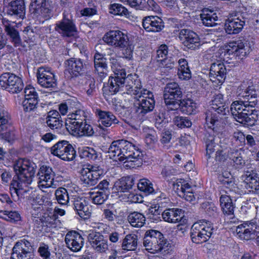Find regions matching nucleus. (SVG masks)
Listing matches in <instances>:
<instances>
[{
  "label": "nucleus",
  "mask_w": 259,
  "mask_h": 259,
  "mask_svg": "<svg viewBox=\"0 0 259 259\" xmlns=\"http://www.w3.org/2000/svg\"><path fill=\"white\" fill-rule=\"evenodd\" d=\"M17 180L13 179L10 187L11 195L14 198L22 197L28 190L24 187L30 184L34 176L37 166L35 163L26 159L17 160L13 165Z\"/></svg>",
  "instance_id": "f257e3e1"
},
{
  "label": "nucleus",
  "mask_w": 259,
  "mask_h": 259,
  "mask_svg": "<svg viewBox=\"0 0 259 259\" xmlns=\"http://www.w3.org/2000/svg\"><path fill=\"white\" fill-rule=\"evenodd\" d=\"M110 158L115 161L126 163L125 166L136 168L141 166L143 162V154L131 142L119 140L112 142L108 149Z\"/></svg>",
  "instance_id": "f03ea898"
},
{
  "label": "nucleus",
  "mask_w": 259,
  "mask_h": 259,
  "mask_svg": "<svg viewBox=\"0 0 259 259\" xmlns=\"http://www.w3.org/2000/svg\"><path fill=\"white\" fill-rule=\"evenodd\" d=\"M211 105V108L205 113V123L213 131L217 132L225 127V115L229 112V108L221 94L214 96Z\"/></svg>",
  "instance_id": "7ed1b4c3"
},
{
  "label": "nucleus",
  "mask_w": 259,
  "mask_h": 259,
  "mask_svg": "<svg viewBox=\"0 0 259 259\" xmlns=\"http://www.w3.org/2000/svg\"><path fill=\"white\" fill-rule=\"evenodd\" d=\"M255 105V101H236L231 104L230 110L237 121L247 126H252L257 119Z\"/></svg>",
  "instance_id": "20e7f679"
},
{
  "label": "nucleus",
  "mask_w": 259,
  "mask_h": 259,
  "mask_svg": "<svg viewBox=\"0 0 259 259\" xmlns=\"http://www.w3.org/2000/svg\"><path fill=\"white\" fill-rule=\"evenodd\" d=\"M143 246L151 253L161 252L167 253L171 249V244L158 231L150 230L146 232L143 239Z\"/></svg>",
  "instance_id": "39448f33"
},
{
  "label": "nucleus",
  "mask_w": 259,
  "mask_h": 259,
  "mask_svg": "<svg viewBox=\"0 0 259 259\" xmlns=\"http://www.w3.org/2000/svg\"><path fill=\"white\" fill-rule=\"evenodd\" d=\"M213 227L209 221H199L195 223L191 228V237L195 243H202L206 242L211 237Z\"/></svg>",
  "instance_id": "423d86ee"
},
{
  "label": "nucleus",
  "mask_w": 259,
  "mask_h": 259,
  "mask_svg": "<svg viewBox=\"0 0 259 259\" xmlns=\"http://www.w3.org/2000/svg\"><path fill=\"white\" fill-rule=\"evenodd\" d=\"M182 97V90L177 82H171L166 84L164 89L163 98L169 110L178 109Z\"/></svg>",
  "instance_id": "0eeeda50"
},
{
  "label": "nucleus",
  "mask_w": 259,
  "mask_h": 259,
  "mask_svg": "<svg viewBox=\"0 0 259 259\" xmlns=\"http://www.w3.org/2000/svg\"><path fill=\"white\" fill-rule=\"evenodd\" d=\"M0 86L13 94L19 93L24 88L22 79L9 72L4 73L0 76Z\"/></svg>",
  "instance_id": "6e6552de"
},
{
  "label": "nucleus",
  "mask_w": 259,
  "mask_h": 259,
  "mask_svg": "<svg viewBox=\"0 0 259 259\" xmlns=\"http://www.w3.org/2000/svg\"><path fill=\"white\" fill-rule=\"evenodd\" d=\"M51 152L64 161L73 160L76 156V151L72 145L65 140L59 141L52 146Z\"/></svg>",
  "instance_id": "1a4fd4ad"
},
{
  "label": "nucleus",
  "mask_w": 259,
  "mask_h": 259,
  "mask_svg": "<svg viewBox=\"0 0 259 259\" xmlns=\"http://www.w3.org/2000/svg\"><path fill=\"white\" fill-rule=\"evenodd\" d=\"M78 172L80 175V181L85 187L95 185L101 174L99 166L91 165H83Z\"/></svg>",
  "instance_id": "9d476101"
},
{
  "label": "nucleus",
  "mask_w": 259,
  "mask_h": 259,
  "mask_svg": "<svg viewBox=\"0 0 259 259\" xmlns=\"http://www.w3.org/2000/svg\"><path fill=\"white\" fill-rule=\"evenodd\" d=\"M103 40L108 45L119 48H124L128 45L127 35L119 30H112L107 32Z\"/></svg>",
  "instance_id": "9b49d317"
},
{
  "label": "nucleus",
  "mask_w": 259,
  "mask_h": 259,
  "mask_svg": "<svg viewBox=\"0 0 259 259\" xmlns=\"http://www.w3.org/2000/svg\"><path fill=\"white\" fill-rule=\"evenodd\" d=\"M92 247L97 252H105L108 248L107 240L100 233L94 230H89L85 232Z\"/></svg>",
  "instance_id": "f8f14e48"
},
{
  "label": "nucleus",
  "mask_w": 259,
  "mask_h": 259,
  "mask_svg": "<svg viewBox=\"0 0 259 259\" xmlns=\"http://www.w3.org/2000/svg\"><path fill=\"white\" fill-rule=\"evenodd\" d=\"M126 83L127 88H124L128 91L127 94L134 95L135 99L141 98L142 96L150 93V91L142 88L141 81L136 75L128 74Z\"/></svg>",
  "instance_id": "ddd939ff"
},
{
  "label": "nucleus",
  "mask_w": 259,
  "mask_h": 259,
  "mask_svg": "<svg viewBox=\"0 0 259 259\" xmlns=\"http://www.w3.org/2000/svg\"><path fill=\"white\" fill-rule=\"evenodd\" d=\"M39 84L46 88H55L57 86L55 75L49 68L39 67L37 73Z\"/></svg>",
  "instance_id": "4468645a"
},
{
  "label": "nucleus",
  "mask_w": 259,
  "mask_h": 259,
  "mask_svg": "<svg viewBox=\"0 0 259 259\" xmlns=\"http://www.w3.org/2000/svg\"><path fill=\"white\" fill-rule=\"evenodd\" d=\"M236 231L241 239L249 240L259 232V225L254 222H247L237 226Z\"/></svg>",
  "instance_id": "2eb2a0df"
},
{
  "label": "nucleus",
  "mask_w": 259,
  "mask_h": 259,
  "mask_svg": "<svg viewBox=\"0 0 259 259\" xmlns=\"http://www.w3.org/2000/svg\"><path fill=\"white\" fill-rule=\"evenodd\" d=\"M55 30L63 37L74 36L77 34V28L71 19L63 18L55 24Z\"/></svg>",
  "instance_id": "dca6fc26"
},
{
  "label": "nucleus",
  "mask_w": 259,
  "mask_h": 259,
  "mask_svg": "<svg viewBox=\"0 0 259 259\" xmlns=\"http://www.w3.org/2000/svg\"><path fill=\"white\" fill-rule=\"evenodd\" d=\"M38 176V185L40 189L55 187L54 184V173L52 168L42 166L37 174Z\"/></svg>",
  "instance_id": "f3484780"
},
{
  "label": "nucleus",
  "mask_w": 259,
  "mask_h": 259,
  "mask_svg": "<svg viewBox=\"0 0 259 259\" xmlns=\"http://www.w3.org/2000/svg\"><path fill=\"white\" fill-rule=\"evenodd\" d=\"M246 22V18L242 15H236L234 18L226 20L224 28L229 34L239 33L242 29Z\"/></svg>",
  "instance_id": "a211bd4d"
},
{
  "label": "nucleus",
  "mask_w": 259,
  "mask_h": 259,
  "mask_svg": "<svg viewBox=\"0 0 259 259\" xmlns=\"http://www.w3.org/2000/svg\"><path fill=\"white\" fill-rule=\"evenodd\" d=\"M137 102L135 103L137 106L136 112L141 115H144L153 110L155 106V101L152 93L150 92L149 94L145 95L141 98H136Z\"/></svg>",
  "instance_id": "6ab92c4d"
},
{
  "label": "nucleus",
  "mask_w": 259,
  "mask_h": 259,
  "mask_svg": "<svg viewBox=\"0 0 259 259\" xmlns=\"http://www.w3.org/2000/svg\"><path fill=\"white\" fill-rule=\"evenodd\" d=\"M179 38L183 44L189 49H195L199 46V38L194 31L183 29L179 33Z\"/></svg>",
  "instance_id": "aec40b11"
},
{
  "label": "nucleus",
  "mask_w": 259,
  "mask_h": 259,
  "mask_svg": "<svg viewBox=\"0 0 259 259\" xmlns=\"http://www.w3.org/2000/svg\"><path fill=\"white\" fill-rule=\"evenodd\" d=\"M226 69L224 64L217 62L211 64L209 77L216 84H222L226 78Z\"/></svg>",
  "instance_id": "412c9836"
},
{
  "label": "nucleus",
  "mask_w": 259,
  "mask_h": 259,
  "mask_svg": "<svg viewBox=\"0 0 259 259\" xmlns=\"http://www.w3.org/2000/svg\"><path fill=\"white\" fill-rule=\"evenodd\" d=\"M34 254L32 247L25 243L17 242L13 248L10 259H33Z\"/></svg>",
  "instance_id": "4be33fe9"
},
{
  "label": "nucleus",
  "mask_w": 259,
  "mask_h": 259,
  "mask_svg": "<svg viewBox=\"0 0 259 259\" xmlns=\"http://www.w3.org/2000/svg\"><path fill=\"white\" fill-rule=\"evenodd\" d=\"M67 246L72 251H79L83 246V239L81 235L75 231L67 233L65 238Z\"/></svg>",
  "instance_id": "5701e85b"
},
{
  "label": "nucleus",
  "mask_w": 259,
  "mask_h": 259,
  "mask_svg": "<svg viewBox=\"0 0 259 259\" xmlns=\"http://www.w3.org/2000/svg\"><path fill=\"white\" fill-rule=\"evenodd\" d=\"M2 23L4 26V31L6 34L9 37L11 42L15 47H19L21 44V39L19 33L15 26L8 20L2 19Z\"/></svg>",
  "instance_id": "b1692460"
},
{
  "label": "nucleus",
  "mask_w": 259,
  "mask_h": 259,
  "mask_svg": "<svg viewBox=\"0 0 259 259\" xmlns=\"http://www.w3.org/2000/svg\"><path fill=\"white\" fill-rule=\"evenodd\" d=\"M143 26L147 31L158 32L164 27L162 20L156 16L145 17L143 20Z\"/></svg>",
  "instance_id": "393cba45"
},
{
  "label": "nucleus",
  "mask_w": 259,
  "mask_h": 259,
  "mask_svg": "<svg viewBox=\"0 0 259 259\" xmlns=\"http://www.w3.org/2000/svg\"><path fill=\"white\" fill-rule=\"evenodd\" d=\"M65 66L69 73L75 76L84 72L85 67L80 59L71 58L66 61Z\"/></svg>",
  "instance_id": "a878e982"
},
{
  "label": "nucleus",
  "mask_w": 259,
  "mask_h": 259,
  "mask_svg": "<svg viewBox=\"0 0 259 259\" xmlns=\"http://www.w3.org/2000/svg\"><path fill=\"white\" fill-rule=\"evenodd\" d=\"M220 205L225 217L229 220H234L235 206L230 197L227 195H222L220 198ZM235 221H230V222Z\"/></svg>",
  "instance_id": "bb28decb"
},
{
  "label": "nucleus",
  "mask_w": 259,
  "mask_h": 259,
  "mask_svg": "<svg viewBox=\"0 0 259 259\" xmlns=\"http://www.w3.org/2000/svg\"><path fill=\"white\" fill-rule=\"evenodd\" d=\"M126 75L125 70L115 72L114 76L110 77L108 80L109 91L113 94L120 91L121 85L123 81L124 77Z\"/></svg>",
  "instance_id": "cd10ccee"
},
{
  "label": "nucleus",
  "mask_w": 259,
  "mask_h": 259,
  "mask_svg": "<svg viewBox=\"0 0 259 259\" xmlns=\"http://www.w3.org/2000/svg\"><path fill=\"white\" fill-rule=\"evenodd\" d=\"M99 117V127L104 129V127L114 126L119 123V121L115 116L109 111H99L98 113Z\"/></svg>",
  "instance_id": "c85d7f7f"
},
{
  "label": "nucleus",
  "mask_w": 259,
  "mask_h": 259,
  "mask_svg": "<svg viewBox=\"0 0 259 259\" xmlns=\"http://www.w3.org/2000/svg\"><path fill=\"white\" fill-rule=\"evenodd\" d=\"M7 14L23 18L25 14V7L23 0H15L11 2Z\"/></svg>",
  "instance_id": "c756f323"
},
{
  "label": "nucleus",
  "mask_w": 259,
  "mask_h": 259,
  "mask_svg": "<svg viewBox=\"0 0 259 259\" xmlns=\"http://www.w3.org/2000/svg\"><path fill=\"white\" fill-rule=\"evenodd\" d=\"M242 180L246 184L247 188H250L252 191L259 190V177L254 171H247L242 176Z\"/></svg>",
  "instance_id": "7c9ffc66"
},
{
  "label": "nucleus",
  "mask_w": 259,
  "mask_h": 259,
  "mask_svg": "<svg viewBox=\"0 0 259 259\" xmlns=\"http://www.w3.org/2000/svg\"><path fill=\"white\" fill-rule=\"evenodd\" d=\"M164 221L176 223L180 222L183 217V213L181 209L169 208L165 210L162 213Z\"/></svg>",
  "instance_id": "2f4dec72"
},
{
  "label": "nucleus",
  "mask_w": 259,
  "mask_h": 259,
  "mask_svg": "<svg viewBox=\"0 0 259 259\" xmlns=\"http://www.w3.org/2000/svg\"><path fill=\"white\" fill-rule=\"evenodd\" d=\"M135 184V179L133 176L121 178L114 184V189L118 192H124L132 188Z\"/></svg>",
  "instance_id": "473e14b6"
},
{
  "label": "nucleus",
  "mask_w": 259,
  "mask_h": 259,
  "mask_svg": "<svg viewBox=\"0 0 259 259\" xmlns=\"http://www.w3.org/2000/svg\"><path fill=\"white\" fill-rule=\"evenodd\" d=\"M138 236L133 233L128 234L123 239L121 247L123 250L135 251L138 246Z\"/></svg>",
  "instance_id": "72a5a7b5"
},
{
  "label": "nucleus",
  "mask_w": 259,
  "mask_h": 259,
  "mask_svg": "<svg viewBox=\"0 0 259 259\" xmlns=\"http://www.w3.org/2000/svg\"><path fill=\"white\" fill-rule=\"evenodd\" d=\"M202 23L207 27L214 26L217 24L218 17L216 13L209 11L208 10H204L200 15Z\"/></svg>",
  "instance_id": "f704fd0d"
},
{
  "label": "nucleus",
  "mask_w": 259,
  "mask_h": 259,
  "mask_svg": "<svg viewBox=\"0 0 259 259\" xmlns=\"http://www.w3.org/2000/svg\"><path fill=\"white\" fill-rule=\"evenodd\" d=\"M73 205L75 210L81 218L85 219L89 217L90 212L84 199L77 198L74 200Z\"/></svg>",
  "instance_id": "c9c22d12"
},
{
  "label": "nucleus",
  "mask_w": 259,
  "mask_h": 259,
  "mask_svg": "<svg viewBox=\"0 0 259 259\" xmlns=\"http://www.w3.org/2000/svg\"><path fill=\"white\" fill-rule=\"evenodd\" d=\"M244 152L241 149H231L228 152V157L232 160L237 168H241L245 164V160L243 157Z\"/></svg>",
  "instance_id": "e433bc0d"
},
{
  "label": "nucleus",
  "mask_w": 259,
  "mask_h": 259,
  "mask_svg": "<svg viewBox=\"0 0 259 259\" xmlns=\"http://www.w3.org/2000/svg\"><path fill=\"white\" fill-rule=\"evenodd\" d=\"M127 220L130 224L134 227L140 228L145 223V217L142 213L134 211L129 214Z\"/></svg>",
  "instance_id": "4c0bfd02"
},
{
  "label": "nucleus",
  "mask_w": 259,
  "mask_h": 259,
  "mask_svg": "<svg viewBox=\"0 0 259 259\" xmlns=\"http://www.w3.org/2000/svg\"><path fill=\"white\" fill-rule=\"evenodd\" d=\"M219 181L230 191H235L236 188L233 179L230 172L224 171L218 177Z\"/></svg>",
  "instance_id": "58836bf2"
},
{
  "label": "nucleus",
  "mask_w": 259,
  "mask_h": 259,
  "mask_svg": "<svg viewBox=\"0 0 259 259\" xmlns=\"http://www.w3.org/2000/svg\"><path fill=\"white\" fill-rule=\"evenodd\" d=\"M46 0H31L29 10L36 17L42 15V11L45 10Z\"/></svg>",
  "instance_id": "ea45409f"
},
{
  "label": "nucleus",
  "mask_w": 259,
  "mask_h": 259,
  "mask_svg": "<svg viewBox=\"0 0 259 259\" xmlns=\"http://www.w3.org/2000/svg\"><path fill=\"white\" fill-rule=\"evenodd\" d=\"M180 102L179 108H180L183 112L187 114H192L195 112L196 104L193 100L191 99L185 100L181 99Z\"/></svg>",
  "instance_id": "a19ab883"
},
{
  "label": "nucleus",
  "mask_w": 259,
  "mask_h": 259,
  "mask_svg": "<svg viewBox=\"0 0 259 259\" xmlns=\"http://www.w3.org/2000/svg\"><path fill=\"white\" fill-rule=\"evenodd\" d=\"M55 196L57 202L60 204L65 205L69 202V196L67 190L64 188H59L55 191Z\"/></svg>",
  "instance_id": "79ce46f5"
},
{
  "label": "nucleus",
  "mask_w": 259,
  "mask_h": 259,
  "mask_svg": "<svg viewBox=\"0 0 259 259\" xmlns=\"http://www.w3.org/2000/svg\"><path fill=\"white\" fill-rule=\"evenodd\" d=\"M139 190L144 192L146 194L155 193L153 187V184L147 179H141L138 184Z\"/></svg>",
  "instance_id": "37998d69"
},
{
  "label": "nucleus",
  "mask_w": 259,
  "mask_h": 259,
  "mask_svg": "<svg viewBox=\"0 0 259 259\" xmlns=\"http://www.w3.org/2000/svg\"><path fill=\"white\" fill-rule=\"evenodd\" d=\"M81 123L76 122L74 121L66 119L65 122L66 128L68 132L72 135L76 137H79L80 131H79V126Z\"/></svg>",
  "instance_id": "c03bdc74"
},
{
  "label": "nucleus",
  "mask_w": 259,
  "mask_h": 259,
  "mask_svg": "<svg viewBox=\"0 0 259 259\" xmlns=\"http://www.w3.org/2000/svg\"><path fill=\"white\" fill-rule=\"evenodd\" d=\"M27 197L29 202L33 206L42 205L47 199L45 196L38 194L35 191L31 192Z\"/></svg>",
  "instance_id": "a18cd8bd"
},
{
  "label": "nucleus",
  "mask_w": 259,
  "mask_h": 259,
  "mask_svg": "<svg viewBox=\"0 0 259 259\" xmlns=\"http://www.w3.org/2000/svg\"><path fill=\"white\" fill-rule=\"evenodd\" d=\"M257 93L255 88L253 86H249L245 91L241 94V96L244 99V100L249 101H255V104L257 103L256 97Z\"/></svg>",
  "instance_id": "49530a36"
},
{
  "label": "nucleus",
  "mask_w": 259,
  "mask_h": 259,
  "mask_svg": "<svg viewBox=\"0 0 259 259\" xmlns=\"http://www.w3.org/2000/svg\"><path fill=\"white\" fill-rule=\"evenodd\" d=\"M10 119V116L7 111L0 108V132L7 130Z\"/></svg>",
  "instance_id": "de8ad7c7"
},
{
  "label": "nucleus",
  "mask_w": 259,
  "mask_h": 259,
  "mask_svg": "<svg viewBox=\"0 0 259 259\" xmlns=\"http://www.w3.org/2000/svg\"><path fill=\"white\" fill-rule=\"evenodd\" d=\"M87 115L85 112L82 110H78L75 112L68 115L67 119H70L76 122L82 123L86 121Z\"/></svg>",
  "instance_id": "09e8293b"
},
{
  "label": "nucleus",
  "mask_w": 259,
  "mask_h": 259,
  "mask_svg": "<svg viewBox=\"0 0 259 259\" xmlns=\"http://www.w3.org/2000/svg\"><path fill=\"white\" fill-rule=\"evenodd\" d=\"M110 13L115 15H127V10L119 4L114 3L109 6Z\"/></svg>",
  "instance_id": "8fccbe9b"
},
{
  "label": "nucleus",
  "mask_w": 259,
  "mask_h": 259,
  "mask_svg": "<svg viewBox=\"0 0 259 259\" xmlns=\"http://www.w3.org/2000/svg\"><path fill=\"white\" fill-rule=\"evenodd\" d=\"M201 208L209 217H215L218 215L217 208L212 203L203 202L201 204Z\"/></svg>",
  "instance_id": "3c124183"
},
{
  "label": "nucleus",
  "mask_w": 259,
  "mask_h": 259,
  "mask_svg": "<svg viewBox=\"0 0 259 259\" xmlns=\"http://www.w3.org/2000/svg\"><path fill=\"white\" fill-rule=\"evenodd\" d=\"M108 196V195L99 191L93 192L91 195L93 202L98 205L103 204L107 199Z\"/></svg>",
  "instance_id": "603ef678"
},
{
  "label": "nucleus",
  "mask_w": 259,
  "mask_h": 259,
  "mask_svg": "<svg viewBox=\"0 0 259 259\" xmlns=\"http://www.w3.org/2000/svg\"><path fill=\"white\" fill-rule=\"evenodd\" d=\"M175 124L180 128L190 127L192 125V122L187 117L176 116L174 119Z\"/></svg>",
  "instance_id": "864d4df0"
},
{
  "label": "nucleus",
  "mask_w": 259,
  "mask_h": 259,
  "mask_svg": "<svg viewBox=\"0 0 259 259\" xmlns=\"http://www.w3.org/2000/svg\"><path fill=\"white\" fill-rule=\"evenodd\" d=\"M146 143L150 146L155 144L158 140V137L156 132L153 129H150L145 136Z\"/></svg>",
  "instance_id": "5fc2aeb1"
},
{
  "label": "nucleus",
  "mask_w": 259,
  "mask_h": 259,
  "mask_svg": "<svg viewBox=\"0 0 259 259\" xmlns=\"http://www.w3.org/2000/svg\"><path fill=\"white\" fill-rule=\"evenodd\" d=\"M167 47L165 45H162L156 51V59L157 62H163L166 58L167 55Z\"/></svg>",
  "instance_id": "6e6d98bb"
},
{
  "label": "nucleus",
  "mask_w": 259,
  "mask_h": 259,
  "mask_svg": "<svg viewBox=\"0 0 259 259\" xmlns=\"http://www.w3.org/2000/svg\"><path fill=\"white\" fill-rule=\"evenodd\" d=\"M47 125L52 130H59L63 126V121L61 119H46Z\"/></svg>",
  "instance_id": "4d7b16f0"
},
{
  "label": "nucleus",
  "mask_w": 259,
  "mask_h": 259,
  "mask_svg": "<svg viewBox=\"0 0 259 259\" xmlns=\"http://www.w3.org/2000/svg\"><path fill=\"white\" fill-rule=\"evenodd\" d=\"M178 195L180 197L183 198L186 200L190 202L193 201L195 198L193 192H192L190 185H189V186L186 188L183 192H179V194Z\"/></svg>",
  "instance_id": "13d9d810"
},
{
  "label": "nucleus",
  "mask_w": 259,
  "mask_h": 259,
  "mask_svg": "<svg viewBox=\"0 0 259 259\" xmlns=\"http://www.w3.org/2000/svg\"><path fill=\"white\" fill-rule=\"evenodd\" d=\"M82 157L88 158L89 160H96L98 157L97 152L93 149L87 147L81 153Z\"/></svg>",
  "instance_id": "bf43d9fd"
},
{
  "label": "nucleus",
  "mask_w": 259,
  "mask_h": 259,
  "mask_svg": "<svg viewBox=\"0 0 259 259\" xmlns=\"http://www.w3.org/2000/svg\"><path fill=\"white\" fill-rule=\"evenodd\" d=\"M40 256L44 259H50L51 253L48 245L41 243L38 249Z\"/></svg>",
  "instance_id": "052dcab7"
},
{
  "label": "nucleus",
  "mask_w": 259,
  "mask_h": 259,
  "mask_svg": "<svg viewBox=\"0 0 259 259\" xmlns=\"http://www.w3.org/2000/svg\"><path fill=\"white\" fill-rule=\"evenodd\" d=\"M189 184L184 179L177 180L176 182L174 183V188L175 189L176 192L178 195L179 194V192H183V191L189 186Z\"/></svg>",
  "instance_id": "680f3d73"
},
{
  "label": "nucleus",
  "mask_w": 259,
  "mask_h": 259,
  "mask_svg": "<svg viewBox=\"0 0 259 259\" xmlns=\"http://www.w3.org/2000/svg\"><path fill=\"white\" fill-rule=\"evenodd\" d=\"M99 192H101L107 195H109L110 194V188L109 182L106 180L101 181L97 186Z\"/></svg>",
  "instance_id": "e2e57ef3"
},
{
  "label": "nucleus",
  "mask_w": 259,
  "mask_h": 259,
  "mask_svg": "<svg viewBox=\"0 0 259 259\" xmlns=\"http://www.w3.org/2000/svg\"><path fill=\"white\" fill-rule=\"evenodd\" d=\"M178 75L179 78L183 80H187L191 78V73L189 67H185L183 68H178Z\"/></svg>",
  "instance_id": "0e129e2a"
},
{
  "label": "nucleus",
  "mask_w": 259,
  "mask_h": 259,
  "mask_svg": "<svg viewBox=\"0 0 259 259\" xmlns=\"http://www.w3.org/2000/svg\"><path fill=\"white\" fill-rule=\"evenodd\" d=\"M242 46V42L241 40L230 42L228 44V52L230 54H235L238 48Z\"/></svg>",
  "instance_id": "69168bd1"
},
{
  "label": "nucleus",
  "mask_w": 259,
  "mask_h": 259,
  "mask_svg": "<svg viewBox=\"0 0 259 259\" xmlns=\"http://www.w3.org/2000/svg\"><path fill=\"white\" fill-rule=\"evenodd\" d=\"M21 220L20 214L17 211H8L7 215L5 217V220L14 223L18 222Z\"/></svg>",
  "instance_id": "338daca9"
},
{
  "label": "nucleus",
  "mask_w": 259,
  "mask_h": 259,
  "mask_svg": "<svg viewBox=\"0 0 259 259\" xmlns=\"http://www.w3.org/2000/svg\"><path fill=\"white\" fill-rule=\"evenodd\" d=\"M122 49L123 57L127 59L131 60L133 58L134 46L128 41V45Z\"/></svg>",
  "instance_id": "774afa93"
}]
</instances>
